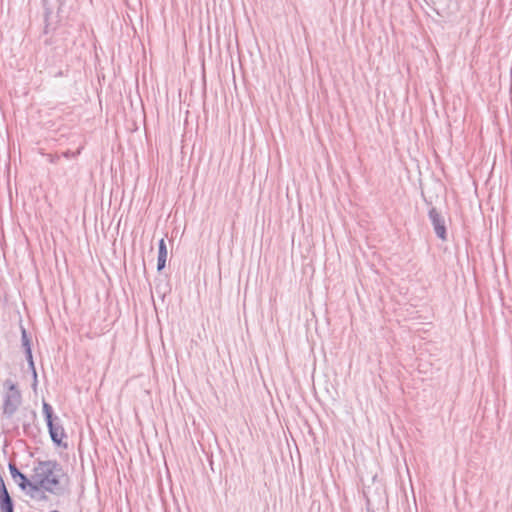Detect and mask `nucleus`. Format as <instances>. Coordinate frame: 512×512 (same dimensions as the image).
<instances>
[{
	"instance_id": "nucleus-12",
	"label": "nucleus",
	"mask_w": 512,
	"mask_h": 512,
	"mask_svg": "<svg viewBox=\"0 0 512 512\" xmlns=\"http://www.w3.org/2000/svg\"><path fill=\"white\" fill-rule=\"evenodd\" d=\"M26 360L28 363L29 370L31 371L32 374H35L36 368H35L33 357L27 358Z\"/></svg>"
},
{
	"instance_id": "nucleus-4",
	"label": "nucleus",
	"mask_w": 512,
	"mask_h": 512,
	"mask_svg": "<svg viewBox=\"0 0 512 512\" xmlns=\"http://www.w3.org/2000/svg\"><path fill=\"white\" fill-rule=\"evenodd\" d=\"M10 474L12 479L17 483L20 490L31 499L32 491L34 487L35 480L33 479V474L31 478H28L24 473H22L18 467L10 462L8 465Z\"/></svg>"
},
{
	"instance_id": "nucleus-5",
	"label": "nucleus",
	"mask_w": 512,
	"mask_h": 512,
	"mask_svg": "<svg viewBox=\"0 0 512 512\" xmlns=\"http://www.w3.org/2000/svg\"><path fill=\"white\" fill-rule=\"evenodd\" d=\"M15 503L12 499L2 475H0V512H14Z\"/></svg>"
},
{
	"instance_id": "nucleus-1",
	"label": "nucleus",
	"mask_w": 512,
	"mask_h": 512,
	"mask_svg": "<svg viewBox=\"0 0 512 512\" xmlns=\"http://www.w3.org/2000/svg\"><path fill=\"white\" fill-rule=\"evenodd\" d=\"M32 471L35 482L31 500L43 503L48 501V494L61 497L66 493V487L61 481L64 472L58 461L37 460Z\"/></svg>"
},
{
	"instance_id": "nucleus-6",
	"label": "nucleus",
	"mask_w": 512,
	"mask_h": 512,
	"mask_svg": "<svg viewBox=\"0 0 512 512\" xmlns=\"http://www.w3.org/2000/svg\"><path fill=\"white\" fill-rule=\"evenodd\" d=\"M15 503L12 499L2 475H0V512H14Z\"/></svg>"
},
{
	"instance_id": "nucleus-11",
	"label": "nucleus",
	"mask_w": 512,
	"mask_h": 512,
	"mask_svg": "<svg viewBox=\"0 0 512 512\" xmlns=\"http://www.w3.org/2000/svg\"><path fill=\"white\" fill-rule=\"evenodd\" d=\"M23 431L25 435H31V423L29 421L23 422Z\"/></svg>"
},
{
	"instance_id": "nucleus-13",
	"label": "nucleus",
	"mask_w": 512,
	"mask_h": 512,
	"mask_svg": "<svg viewBox=\"0 0 512 512\" xmlns=\"http://www.w3.org/2000/svg\"><path fill=\"white\" fill-rule=\"evenodd\" d=\"M32 377H33V388H35L37 386V383H38V380H37V371L35 370V374H32Z\"/></svg>"
},
{
	"instance_id": "nucleus-16",
	"label": "nucleus",
	"mask_w": 512,
	"mask_h": 512,
	"mask_svg": "<svg viewBox=\"0 0 512 512\" xmlns=\"http://www.w3.org/2000/svg\"><path fill=\"white\" fill-rule=\"evenodd\" d=\"M44 43H45L46 45H49V44H50V41H49L48 39H46V40L44 41Z\"/></svg>"
},
{
	"instance_id": "nucleus-17",
	"label": "nucleus",
	"mask_w": 512,
	"mask_h": 512,
	"mask_svg": "<svg viewBox=\"0 0 512 512\" xmlns=\"http://www.w3.org/2000/svg\"><path fill=\"white\" fill-rule=\"evenodd\" d=\"M62 75H63V72L59 71L56 76H62Z\"/></svg>"
},
{
	"instance_id": "nucleus-10",
	"label": "nucleus",
	"mask_w": 512,
	"mask_h": 512,
	"mask_svg": "<svg viewBox=\"0 0 512 512\" xmlns=\"http://www.w3.org/2000/svg\"><path fill=\"white\" fill-rule=\"evenodd\" d=\"M43 8H44V21H45V27H44V34L49 33V23L48 19L52 14V8L49 6L48 0H42Z\"/></svg>"
},
{
	"instance_id": "nucleus-2",
	"label": "nucleus",
	"mask_w": 512,
	"mask_h": 512,
	"mask_svg": "<svg viewBox=\"0 0 512 512\" xmlns=\"http://www.w3.org/2000/svg\"><path fill=\"white\" fill-rule=\"evenodd\" d=\"M3 389L2 412L6 418H12L22 404V393L12 379L3 382Z\"/></svg>"
},
{
	"instance_id": "nucleus-7",
	"label": "nucleus",
	"mask_w": 512,
	"mask_h": 512,
	"mask_svg": "<svg viewBox=\"0 0 512 512\" xmlns=\"http://www.w3.org/2000/svg\"><path fill=\"white\" fill-rule=\"evenodd\" d=\"M20 330H21V346L24 350L25 358L27 359V358L33 357L31 338L28 335L27 330L25 329V327L22 324H20Z\"/></svg>"
},
{
	"instance_id": "nucleus-8",
	"label": "nucleus",
	"mask_w": 512,
	"mask_h": 512,
	"mask_svg": "<svg viewBox=\"0 0 512 512\" xmlns=\"http://www.w3.org/2000/svg\"><path fill=\"white\" fill-rule=\"evenodd\" d=\"M167 246L165 240L162 238L158 243V259H157V271H162L166 266L167 260Z\"/></svg>"
},
{
	"instance_id": "nucleus-14",
	"label": "nucleus",
	"mask_w": 512,
	"mask_h": 512,
	"mask_svg": "<svg viewBox=\"0 0 512 512\" xmlns=\"http://www.w3.org/2000/svg\"><path fill=\"white\" fill-rule=\"evenodd\" d=\"M77 154H79V151H77ZM75 155H76V153H70L69 151H67V152H65V153H64V156H65L66 158H69L70 156H75Z\"/></svg>"
},
{
	"instance_id": "nucleus-15",
	"label": "nucleus",
	"mask_w": 512,
	"mask_h": 512,
	"mask_svg": "<svg viewBox=\"0 0 512 512\" xmlns=\"http://www.w3.org/2000/svg\"><path fill=\"white\" fill-rule=\"evenodd\" d=\"M30 414H31V420H32V421H35V420H36V418H37L36 411L32 410V411L30 412Z\"/></svg>"
},
{
	"instance_id": "nucleus-9",
	"label": "nucleus",
	"mask_w": 512,
	"mask_h": 512,
	"mask_svg": "<svg viewBox=\"0 0 512 512\" xmlns=\"http://www.w3.org/2000/svg\"><path fill=\"white\" fill-rule=\"evenodd\" d=\"M432 222L437 236L444 240L446 238L444 221L438 215H433Z\"/></svg>"
},
{
	"instance_id": "nucleus-3",
	"label": "nucleus",
	"mask_w": 512,
	"mask_h": 512,
	"mask_svg": "<svg viewBox=\"0 0 512 512\" xmlns=\"http://www.w3.org/2000/svg\"><path fill=\"white\" fill-rule=\"evenodd\" d=\"M42 410L51 441L58 447L66 448L67 444L63 443V438L66 437V433L59 417L54 415L52 406L45 400L42 402Z\"/></svg>"
}]
</instances>
